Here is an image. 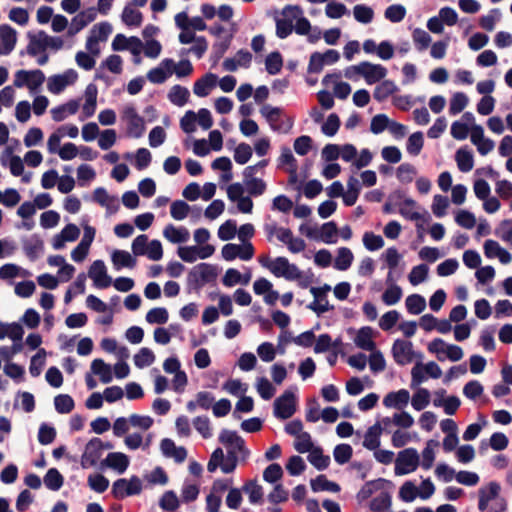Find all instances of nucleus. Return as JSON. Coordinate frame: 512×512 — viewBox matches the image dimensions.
<instances>
[{"mask_svg": "<svg viewBox=\"0 0 512 512\" xmlns=\"http://www.w3.org/2000/svg\"><path fill=\"white\" fill-rule=\"evenodd\" d=\"M260 113L269 123L271 129L275 132L287 134L293 127V118L286 116L282 119V109L279 107H273L266 104L260 109Z\"/></svg>", "mask_w": 512, "mask_h": 512, "instance_id": "nucleus-1", "label": "nucleus"}, {"mask_svg": "<svg viewBox=\"0 0 512 512\" xmlns=\"http://www.w3.org/2000/svg\"><path fill=\"white\" fill-rule=\"evenodd\" d=\"M141 491V479L137 476H132L130 479H117L112 485L111 493L114 498L121 500L128 496L138 495Z\"/></svg>", "mask_w": 512, "mask_h": 512, "instance_id": "nucleus-2", "label": "nucleus"}, {"mask_svg": "<svg viewBox=\"0 0 512 512\" xmlns=\"http://www.w3.org/2000/svg\"><path fill=\"white\" fill-rule=\"evenodd\" d=\"M349 71H354L357 75L364 77L367 84L372 85L384 79L387 75V69L380 64L370 62H361L358 65L350 66Z\"/></svg>", "mask_w": 512, "mask_h": 512, "instance_id": "nucleus-3", "label": "nucleus"}, {"mask_svg": "<svg viewBox=\"0 0 512 512\" xmlns=\"http://www.w3.org/2000/svg\"><path fill=\"white\" fill-rule=\"evenodd\" d=\"M419 465V455L416 449L407 448L398 453L395 460V474L405 475L417 469Z\"/></svg>", "mask_w": 512, "mask_h": 512, "instance_id": "nucleus-4", "label": "nucleus"}, {"mask_svg": "<svg viewBox=\"0 0 512 512\" xmlns=\"http://www.w3.org/2000/svg\"><path fill=\"white\" fill-rule=\"evenodd\" d=\"M217 277L216 268L207 263H200L194 266L188 274V283L200 288Z\"/></svg>", "mask_w": 512, "mask_h": 512, "instance_id": "nucleus-5", "label": "nucleus"}, {"mask_svg": "<svg viewBox=\"0 0 512 512\" xmlns=\"http://www.w3.org/2000/svg\"><path fill=\"white\" fill-rule=\"evenodd\" d=\"M296 412V396L290 390L275 399L274 401V415L275 417L285 420L293 416Z\"/></svg>", "mask_w": 512, "mask_h": 512, "instance_id": "nucleus-6", "label": "nucleus"}, {"mask_svg": "<svg viewBox=\"0 0 512 512\" xmlns=\"http://www.w3.org/2000/svg\"><path fill=\"white\" fill-rule=\"evenodd\" d=\"M221 253L226 261H232L237 257L248 261L254 256V247L251 242L243 243L242 245L228 243L223 246Z\"/></svg>", "mask_w": 512, "mask_h": 512, "instance_id": "nucleus-7", "label": "nucleus"}, {"mask_svg": "<svg viewBox=\"0 0 512 512\" xmlns=\"http://www.w3.org/2000/svg\"><path fill=\"white\" fill-rule=\"evenodd\" d=\"M392 354L395 362L399 365H405L412 362L414 356H417L419 359L422 358V354L414 353L412 342L400 339L394 342Z\"/></svg>", "mask_w": 512, "mask_h": 512, "instance_id": "nucleus-8", "label": "nucleus"}, {"mask_svg": "<svg viewBox=\"0 0 512 512\" xmlns=\"http://www.w3.org/2000/svg\"><path fill=\"white\" fill-rule=\"evenodd\" d=\"M78 74L73 69L66 70L63 74L53 75L48 78L47 88L53 94L61 93L68 85L73 84Z\"/></svg>", "mask_w": 512, "mask_h": 512, "instance_id": "nucleus-9", "label": "nucleus"}, {"mask_svg": "<svg viewBox=\"0 0 512 512\" xmlns=\"http://www.w3.org/2000/svg\"><path fill=\"white\" fill-rule=\"evenodd\" d=\"M88 275L97 288H107L112 283V278L107 274L106 266L102 260H96L92 263Z\"/></svg>", "mask_w": 512, "mask_h": 512, "instance_id": "nucleus-10", "label": "nucleus"}, {"mask_svg": "<svg viewBox=\"0 0 512 512\" xmlns=\"http://www.w3.org/2000/svg\"><path fill=\"white\" fill-rule=\"evenodd\" d=\"M101 439L100 438H92L85 446L84 453L81 456V466L82 468H88L95 466L98 460L102 456L101 452Z\"/></svg>", "mask_w": 512, "mask_h": 512, "instance_id": "nucleus-11", "label": "nucleus"}, {"mask_svg": "<svg viewBox=\"0 0 512 512\" xmlns=\"http://www.w3.org/2000/svg\"><path fill=\"white\" fill-rule=\"evenodd\" d=\"M501 486L495 481H491L487 486H483L478 490L479 501L478 509L485 511L488 509L489 503L500 497Z\"/></svg>", "mask_w": 512, "mask_h": 512, "instance_id": "nucleus-12", "label": "nucleus"}, {"mask_svg": "<svg viewBox=\"0 0 512 512\" xmlns=\"http://www.w3.org/2000/svg\"><path fill=\"white\" fill-rule=\"evenodd\" d=\"M175 62L172 59H164L161 64L147 73V79L154 84H161L172 75Z\"/></svg>", "mask_w": 512, "mask_h": 512, "instance_id": "nucleus-13", "label": "nucleus"}, {"mask_svg": "<svg viewBox=\"0 0 512 512\" xmlns=\"http://www.w3.org/2000/svg\"><path fill=\"white\" fill-rule=\"evenodd\" d=\"M219 441L226 446H230L231 450H237L243 457L249 454V451L245 448L244 440L235 431L223 429L219 435Z\"/></svg>", "mask_w": 512, "mask_h": 512, "instance_id": "nucleus-14", "label": "nucleus"}, {"mask_svg": "<svg viewBox=\"0 0 512 512\" xmlns=\"http://www.w3.org/2000/svg\"><path fill=\"white\" fill-rule=\"evenodd\" d=\"M16 31L11 26L3 24L0 26V55H8L16 44Z\"/></svg>", "mask_w": 512, "mask_h": 512, "instance_id": "nucleus-15", "label": "nucleus"}, {"mask_svg": "<svg viewBox=\"0 0 512 512\" xmlns=\"http://www.w3.org/2000/svg\"><path fill=\"white\" fill-rule=\"evenodd\" d=\"M125 118L128 121V134L135 138L141 137L145 130L143 118L132 107L125 110Z\"/></svg>", "mask_w": 512, "mask_h": 512, "instance_id": "nucleus-16", "label": "nucleus"}, {"mask_svg": "<svg viewBox=\"0 0 512 512\" xmlns=\"http://www.w3.org/2000/svg\"><path fill=\"white\" fill-rule=\"evenodd\" d=\"M484 253L487 258L497 257L503 264H508L512 261V255L495 240L489 239L485 241Z\"/></svg>", "mask_w": 512, "mask_h": 512, "instance_id": "nucleus-17", "label": "nucleus"}, {"mask_svg": "<svg viewBox=\"0 0 512 512\" xmlns=\"http://www.w3.org/2000/svg\"><path fill=\"white\" fill-rule=\"evenodd\" d=\"M97 15V10L94 7H90L84 11L78 13L71 22V26L69 29L70 34L78 33L84 27H86L89 23L95 20Z\"/></svg>", "mask_w": 512, "mask_h": 512, "instance_id": "nucleus-18", "label": "nucleus"}, {"mask_svg": "<svg viewBox=\"0 0 512 512\" xmlns=\"http://www.w3.org/2000/svg\"><path fill=\"white\" fill-rule=\"evenodd\" d=\"M409 400V391L406 389H400L396 392L388 393L383 399V404L387 408H395L401 410L407 406Z\"/></svg>", "mask_w": 512, "mask_h": 512, "instance_id": "nucleus-19", "label": "nucleus"}, {"mask_svg": "<svg viewBox=\"0 0 512 512\" xmlns=\"http://www.w3.org/2000/svg\"><path fill=\"white\" fill-rule=\"evenodd\" d=\"M103 466H107L122 474L129 466V458L121 452H111L107 455L106 459L102 462Z\"/></svg>", "mask_w": 512, "mask_h": 512, "instance_id": "nucleus-20", "label": "nucleus"}, {"mask_svg": "<svg viewBox=\"0 0 512 512\" xmlns=\"http://www.w3.org/2000/svg\"><path fill=\"white\" fill-rule=\"evenodd\" d=\"M217 76L213 73H207L197 80L193 87V92L199 97H206L210 90L216 85Z\"/></svg>", "mask_w": 512, "mask_h": 512, "instance_id": "nucleus-21", "label": "nucleus"}, {"mask_svg": "<svg viewBox=\"0 0 512 512\" xmlns=\"http://www.w3.org/2000/svg\"><path fill=\"white\" fill-rule=\"evenodd\" d=\"M382 427L379 422L369 427L364 435L363 446L369 450H376L380 446Z\"/></svg>", "mask_w": 512, "mask_h": 512, "instance_id": "nucleus-22", "label": "nucleus"}, {"mask_svg": "<svg viewBox=\"0 0 512 512\" xmlns=\"http://www.w3.org/2000/svg\"><path fill=\"white\" fill-rule=\"evenodd\" d=\"M372 333V328L368 326L359 329L354 340L356 346L366 351H373L375 343L372 340Z\"/></svg>", "mask_w": 512, "mask_h": 512, "instance_id": "nucleus-23", "label": "nucleus"}, {"mask_svg": "<svg viewBox=\"0 0 512 512\" xmlns=\"http://www.w3.org/2000/svg\"><path fill=\"white\" fill-rule=\"evenodd\" d=\"M114 267L119 270L123 267L134 268L136 266V259L127 251L115 250L111 256Z\"/></svg>", "mask_w": 512, "mask_h": 512, "instance_id": "nucleus-24", "label": "nucleus"}, {"mask_svg": "<svg viewBox=\"0 0 512 512\" xmlns=\"http://www.w3.org/2000/svg\"><path fill=\"white\" fill-rule=\"evenodd\" d=\"M163 234L166 239H168L172 243H183L186 242L189 239V231L184 228L180 227L177 228L173 226L172 224H169L165 227Z\"/></svg>", "mask_w": 512, "mask_h": 512, "instance_id": "nucleus-25", "label": "nucleus"}, {"mask_svg": "<svg viewBox=\"0 0 512 512\" xmlns=\"http://www.w3.org/2000/svg\"><path fill=\"white\" fill-rule=\"evenodd\" d=\"M23 249L31 260H35L43 250V241L37 235H32L23 240Z\"/></svg>", "mask_w": 512, "mask_h": 512, "instance_id": "nucleus-26", "label": "nucleus"}, {"mask_svg": "<svg viewBox=\"0 0 512 512\" xmlns=\"http://www.w3.org/2000/svg\"><path fill=\"white\" fill-rule=\"evenodd\" d=\"M91 371L100 377L101 382L109 383L112 381L113 375L111 366L106 364L102 359H95L91 363Z\"/></svg>", "mask_w": 512, "mask_h": 512, "instance_id": "nucleus-27", "label": "nucleus"}, {"mask_svg": "<svg viewBox=\"0 0 512 512\" xmlns=\"http://www.w3.org/2000/svg\"><path fill=\"white\" fill-rule=\"evenodd\" d=\"M455 160L457 162V166L461 172H469L473 169L474 160L473 154L471 151L465 148H460L457 150L455 155Z\"/></svg>", "mask_w": 512, "mask_h": 512, "instance_id": "nucleus-28", "label": "nucleus"}, {"mask_svg": "<svg viewBox=\"0 0 512 512\" xmlns=\"http://www.w3.org/2000/svg\"><path fill=\"white\" fill-rule=\"evenodd\" d=\"M308 461L317 469L325 470L330 464V457L323 454L320 447H314L309 451Z\"/></svg>", "mask_w": 512, "mask_h": 512, "instance_id": "nucleus-29", "label": "nucleus"}, {"mask_svg": "<svg viewBox=\"0 0 512 512\" xmlns=\"http://www.w3.org/2000/svg\"><path fill=\"white\" fill-rule=\"evenodd\" d=\"M311 488L314 492L319 491H331V492H339L340 486L332 481H329L325 475H318L315 479H312Z\"/></svg>", "mask_w": 512, "mask_h": 512, "instance_id": "nucleus-30", "label": "nucleus"}, {"mask_svg": "<svg viewBox=\"0 0 512 512\" xmlns=\"http://www.w3.org/2000/svg\"><path fill=\"white\" fill-rule=\"evenodd\" d=\"M63 482L64 478L56 468H50L44 476L45 486L52 491L59 490Z\"/></svg>", "mask_w": 512, "mask_h": 512, "instance_id": "nucleus-31", "label": "nucleus"}, {"mask_svg": "<svg viewBox=\"0 0 512 512\" xmlns=\"http://www.w3.org/2000/svg\"><path fill=\"white\" fill-rule=\"evenodd\" d=\"M242 490L248 494L249 501L252 504H257L262 501L263 497V489L262 487L257 483L256 480H250L245 483V485L242 487Z\"/></svg>", "mask_w": 512, "mask_h": 512, "instance_id": "nucleus-32", "label": "nucleus"}, {"mask_svg": "<svg viewBox=\"0 0 512 512\" xmlns=\"http://www.w3.org/2000/svg\"><path fill=\"white\" fill-rule=\"evenodd\" d=\"M189 90L180 85H175L171 88L168 98L169 100L179 107L185 105L188 101Z\"/></svg>", "mask_w": 512, "mask_h": 512, "instance_id": "nucleus-33", "label": "nucleus"}, {"mask_svg": "<svg viewBox=\"0 0 512 512\" xmlns=\"http://www.w3.org/2000/svg\"><path fill=\"white\" fill-rule=\"evenodd\" d=\"M353 261V254L350 249L342 247L338 250L337 257L334 262V267L338 270H347Z\"/></svg>", "mask_w": 512, "mask_h": 512, "instance_id": "nucleus-34", "label": "nucleus"}, {"mask_svg": "<svg viewBox=\"0 0 512 512\" xmlns=\"http://www.w3.org/2000/svg\"><path fill=\"white\" fill-rule=\"evenodd\" d=\"M391 496L388 492H381L370 502V509L374 512H384L391 507Z\"/></svg>", "mask_w": 512, "mask_h": 512, "instance_id": "nucleus-35", "label": "nucleus"}, {"mask_svg": "<svg viewBox=\"0 0 512 512\" xmlns=\"http://www.w3.org/2000/svg\"><path fill=\"white\" fill-rule=\"evenodd\" d=\"M406 308L411 314H420L426 307L424 297L419 294H412L406 298Z\"/></svg>", "mask_w": 512, "mask_h": 512, "instance_id": "nucleus-36", "label": "nucleus"}, {"mask_svg": "<svg viewBox=\"0 0 512 512\" xmlns=\"http://www.w3.org/2000/svg\"><path fill=\"white\" fill-rule=\"evenodd\" d=\"M121 18L127 26L138 27L142 23L143 16L140 11L133 9L130 6H125Z\"/></svg>", "mask_w": 512, "mask_h": 512, "instance_id": "nucleus-37", "label": "nucleus"}, {"mask_svg": "<svg viewBox=\"0 0 512 512\" xmlns=\"http://www.w3.org/2000/svg\"><path fill=\"white\" fill-rule=\"evenodd\" d=\"M283 66V59L279 52L275 51L267 55L265 60V67L270 75H275L281 71Z\"/></svg>", "mask_w": 512, "mask_h": 512, "instance_id": "nucleus-38", "label": "nucleus"}, {"mask_svg": "<svg viewBox=\"0 0 512 512\" xmlns=\"http://www.w3.org/2000/svg\"><path fill=\"white\" fill-rule=\"evenodd\" d=\"M396 90V85L392 81L386 80L375 88L373 96L377 101L381 102L392 95Z\"/></svg>", "mask_w": 512, "mask_h": 512, "instance_id": "nucleus-39", "label": "nucleus"}, {"mask_svg": "<svg viewBox=\"0 0 512 512\" xmlns=\"http://www.w3.org/2000/svg\"><path fill=\"white\" fill-rule=\"evenodd\" d=\"M54 405L58 413L67 414L74 409V400L67 394H60L54 398Z\"/></svg>", "mask_w": 512, "mask_h": 512, "instance_id": "nucleus-40", "label": "nucleus"}, {"mask_svg": "<svg viewBox=\"0 0 512 512\" xmlns=\"http://www.w3.org/2000/svg\"><path fill=\"white\" fill-rule=\"evenodd\" d=\"M353 15L358 22L368 24L373 20L374 11L369 6L358 4L353 8Z\"/></svg>", "mask_w": 512, "mask_h": 512, "instance_id": "nucleus-41", "label": "nucleus"}, {"mask_svg": "<svg viewBox=\"0 0 512 512\" xmlns=\"http://www.w3.org/2000/svg\"><path fill=\"white\" fill-rule=\"evenodd\" d=\"M402 294L401 287L392 283L382 294V301L386 305H394L400 301Z\"/></svg>", "mask_w": 512, "mask_h": 512, "instance_id": "nucleus-42", "label": "nucleus"}, {"mask_svg": "<svg viewBox=\"0 0 512 512\" xmlns=\"http://www.w3.org/2000/svg\"><path fill=\"white\" fill-rule=\"evenodd\" d=\"M168 311L164 307H157L149 310L146 314V321L150 324H165L168 321Z\"/></svg>", "mask_w": 512, "mask_h": 512, "instance_id": "nucleus-43", "label": "nucleus"}, {"mask_svg": "<svg viewBox=\"0 0 512 512\" xmlns=\"http://www.w3.org/2000/svg\"><path fill=\"white\" fill-rule=\"evenodd\" d=\"M43 34H45V32L41 31L37 36H32L30 38V42L27 46V53L30 56H36L47 48L46 41L42 38Z\"/></svg>", "mask_w": 512, "mask_h": 512, "instance_id": "nucleus-44", "label": "nucleus"}, {"mask_svg": "<svg viewBox=\"0 0 512 512\" xmlns=\"http://www.w3.org/2000/svg\"><path fill=\"white\" fill-rule=\"evenodd\" d=\"M413 42L419 51H423L431 44V36L423 29L416 28L412 33Z\"/></svg>", "mask_w": 512, "mask_h": 512, "instance_id": "nucleus-45", "label": "nucleus"}, {"mask_svg": "<svg viewBox=\"0 0 512 512\" xmlns=\"http://www.w3.org/2000/svg\"><path fill=\"white\" fill-rule=\"evenodd\" d=\"M155 361V355L149 348H141L134 356V364L138 368L150 366Z\"/></svg>", "mask_w": 512, "mask_h": 512, "instance_id": "nucleus-46", "label": "nucleus"}, {"mask_svg": "<svg viewBox=\"0 0 512 512\" xmlns=\"http://www.w3.org/2000/svg\"><path fill=\"white\" fill-rule=\"evenodd\" d=\"M256 389H257V392L259 393V395L264 400L271 399L275 395V392H276L275 387L265 377L258 378L257 383H256Z\"/></svg>", "mask_w": 512, "mask_h": 512, "instance_id": "nucleus-47", "label": "nucleus"}, {"mask_svg": "<svg viewBox=\"0 0 512 512\" xmlns=\"http://www.w3.org/2000/svg\"><path fill=\"white\" fill-rule=\"evenodd\" d=\"M430 402V392L425 388H420L413 395L411 404L417 411L423 410Z\"/></svg>", "mask_w": 512, "mask_h": 512, "instance_id": "nucleus-48", "label": "nucleus"}, {"mask_svg": "<svg viewBox=\"0 0 512 512\" xmlns=\"http://www.w3.org/2000/svg\"><path fill=\"white\" fill-rule=\"evenodd\" d=\"M467 104H468V97L464 93H462V92L455 93L450 100V106H449L450 114L456 115V114L462 112L465 109V107L467 106Z\"/></svg>", "mask_w": 512, "mask_h": 512, "instance_id": "nucleus-49", "label": "nucleus"}, {"mask_svg": "<svg viewBox=\"0 0 512 512\" xmlns=\"http://www.w3.org/2000/svg\"><path fill=\"white\" fill-rule=\"evenodd\" d=\"M352 447L349 444H339L334 448V459L338 464H345L352 457Z\"/></svg>", "mask_w": 512, "mask_h": 512, "instance_id": "nucleus-50", "label": "nucleus"}, {"mask_svg": "<svg viewBox=\"0 0 512 512\" xmlns=\"http://www.w3.org/2000/svg\"><path fill=\"white\" fill-rule=\"evenodd\" d=\"M45 356H46V351L43 348H41L31 358L29 371L33 377H37L40 375L42 367L45 363Z\"/></svg>", "mask_w": 512, "mask_h": 512, "instance_id": "nucleus-51", "label": "nucleus"}, {"mask_svg": "<svg viewBox=\"0 0 512 512\" xmlns=\"http://www.w3.org/2000/svg\"><path fill=\"white\" fill-rule=\"evenodd\" d=\"M191 207L183 200H176L171 204L170 213L175 220H183L187 217Z\"/></svg>", "mask_w": 512, "mask_h": 512, "instance_id": "nucleus-52", "label": "nucleus"}, {"mask_svg": "<svg viewBox=\"0 0 512 512\" xmlns=\"http://www.w3.org/2000/svg\"><path fill=\"white\" fill-rule=\"evenodd\" d=\"M253 151L249 144L240 143L234 151V160L238 164H246L252 157Z\"/></svg>", "mask_w": 512, "mask_h": 512, "instance_id": "nucleus-53", "label": "nucleus"}, {"mask_svg": "<svg viewBox=\"0 0 512 512\" xmlns=\"http://www.w3.org/2000/svg\"><path fill=\"white\" fill-rule=\"evenodd\" d=\"M160 507L165 511H174L179 507V500L174 491H166L159 502Z\"/></svg>", "mask_w": 512, "mask_h": 512, "instance_id": "nucleus-54", "label": "nucleus"}, {"mask_svg": "<svg viewBox=\"0 0 512 512\" xmlns=\"http://www.w3.org/2000/svg\"><path fill=\"white\" fill-rule=\"evenodd\" d=\"M424 140L422 132L411 134L407 141V151L411 155H418L423 147Z\"/></svg>", "mask_w": 512, "mask_h": 512, "instance_id": "nucleus-55", "label": "nucleus"}, {"mask_svg": "<svg viewBox=\"0 0 512 512\" xmlns=\"http://www.w3.org/2000/svg\"><path fill=\"white\" fill-rule=\"evenodd\" d=\"M237 233V226L234 220H227L218 229V237L222 241H228L235 237Z\"/></svg>", "mask_w": 512, "mask_h": 512, "instance_id": "nucleus-56", "label": "nucleus"}, {"mask_svg": "<svg viewBox=\"0 0 512 512\" xmlns=\"http://www.w3.org/2000/svg\"><path fill=\"white\" fill-rule=\"evenodd\" d=\"M435 406H443L444 411L447 415H453L457 411V409L460 406V400L456 396H449L444 400L441 399H435L434 400Z\"/></svg>", "mask_w": 512, "mask_h": 512, "instance_id": "nucleus-57", "label": "nucleus"}, {"mask_svg": "<svg viewBox=\"0 0 512 512\" xmlns=\"http://www.w3.org/2000/svg\"><path fill=\"white\" fill-rule=\"evenodd\" d=\"M338 232L336 223L333 221L324 223L321 227L320 239L328 244L336 242V234Z\"/></svg>", "mask_w": 512, "mask_h": 512, "instance_id": "nucleus-58", "label": "nucleus"}, {"mask_svg": "<svg viewBox=\"0 0 512 512\" xmlns=\"http://www.w3.org/2000/svg\"><path fill=\"white\" fill-rule=\"evenodd\" d=\"M44 81H45V75L41 70L36 69V70L28 71L27 88L31 92L37 91L42 86Z\"/></svg>", "mask_w": 512, "mask_h": 512, "instance_id": "nucleus-59", "label": "nucleus"}, {"mask_svg": "<svg viewBox=\"0 0 512 512\" xmlns=\"http://www.w3.org/2000/svg\"><path fill=\"white\" fill-rule=\"evenodd\" d=\"M429 268L425 264H420L412 268L409 274V281L412 285H418L424 282L428 276Z\"/></svg>", "mask_w": 512, "mask_h": 512, "instance_id": "nucleus-60", "label": "nucleus"}, {"mask_svg": "<svg viewBox=\"0 0 512 512\" xmlns=\"http://www.w3.org/2000/svg\"><path fill=\"white\" fill-rule=\"evenodd\" d=\"M90 488L98 493H103L109 486V480L102 474H94L88 477Z\"/></svg>", "mask_w": 512, "mask_h": 512, "instance_id": "nucleus-61", "label": "nucleus"}, {"mask_svg": "<svg viewBox=\"0 0 512 512\" xmlns=\"http://www.w3.org/2000/svg\"><path fill=\"white\" fill-rule=\"evenodd\" d=\"M294 448L299 453H306V452L311 451L314 448V446H313V442L311 440L310 434L308 432H303V433L299 434L296 437V441L294 443Z\"/></svg>", "mask_w": 512, "mask_h": 512, "instance_id": "nucleus-62", "label": "nucleus"}, {"mask_svg": "<svg viewBox=\"0 0 512 512\" xmlns=\"http://www.w3.org/2000/svg\"><path fill=\"white\" fill-rule=\"evenodd\" d=\"M282 476V467L277 463L270 464L263 472V479L268 483H275L280 480Z\"/></svg>", "mask_w": 512, "mask_h": 512, "instance_id": "nucleus-63", "label": "nucleus"}, {"mask_svg": "<svg viewBox=\"0 0 512 512\" xmlns=\"http://www.w3.org/2000/svg\"><path fill=\"white\" fill-rule=\"evenodd\" d=\"M405 15L406 9L400 4L391 5L385 10V17L394 23L402 21Z\"/></svg>", "mask_w": 512, "mask_h": 512, "instance_id": "nucleus-64", "label": "nucleus"}]
</instances>
